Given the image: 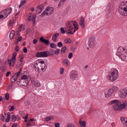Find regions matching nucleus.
I'll use <instances>...</instances> for the list:
<instances>
[{"mask_svg": "<svg viewBox=\"0 0 127 127\" xmlns=\"http://www.w3.org/2000/svg\"><path fill=\"white\" fill-rule=\"evenodd\" d=\"M65 29L69 34H74L79 29V25L76 22L68 21L66 23Z\"/></svg>", "mask_w": 127, "mask_h": 127, "instance_id": "nucleus-1", "label": "nucleus"}, {"mask_svg": "<svg viewBox=\"0 0 127 127\" xmlns=\"http://www.w3.org/2000/svg\"><path fill=\"white\" fill-rule=\"evenodd\" d=\"M116 55L119 56L122 61H127V49L126 47H120L118 48Z\"/></svg>", "mask_w": 127, "mask_h": 127, "instance_id": "nucleus-2", "label": "nucleus"}, {"mask_svg": "<svg viewBox=\"0 0 127 127\" xmlns=\"http://www.w3.org/2000/svg\"><path fill=\"white\" fill-rule=\"evenodd\" d=\"M34 67L37 71H45L47 68L44 60H37L34 63Z\"/></svg>", "mask_w": 127, "mask_h": 127, "instance_id": "nucleus-3", "label": "nucleus"}, {"mask_svg": "<svg viewBox=\"0 0 127 127\" xmlns=\"http://www.w3.org/2000/svg\"><path fill=\"white\" fill-rule=\"evenodd\" d=\"M119 75V70L116 68H112L107 78L110 82H115V81H117V79H119V77H120Z\"/></svg>", "mask_w": 127, "mask_h": 127, "instance_id": "nucleus-4", "label": "nucleus"}, {"mask_svg": "<svg viewBox=\"0 0 127 127\" xmlns=\"http://www.w3.org/2000/svg\"><path fill=\"white\" fill-rule=\"evenodd\" d=\"M119 13L121 15L125 16L127 15V1H123L121 2L119 7L118 8Z\"/></svg>", "mask_w": 127, "mask_h": 127, "instance_id": "nucleus-5", "label": "nucleus"}, {"mask_svg": "<svg viewBox=\"0 0 127 127\" xmlns=\"http://www.w3.org/2000/svg\"><path fill=\"white\" fill-rule=\"evenodd\" d=\"M127 108V102L124 101L122 103L119 102L117 104H115L113 106V109L115 112H120Z\"/></svg>", "mask_w": 127, "mask_h": 127, "instance_id": "nucleus-6", "label": "nucleus"}, {"mask_svg": "<svg viewBox=\"0 0 127 127\" xmlns=\"http://www.w3.org/2000/svg\"><path fill=\"white\" fill-rule=\"evenodd\" d=\"M11 8H9L3 10L0 14V19H5L11 13Z\"/></svg>", "mask_w": 127, "mask_h": 127, "instance_id": "nucleus-7", "label": "nucleus"}, {"mask_svg": "<svg viewBox=\"0 0 127 127\" xmlns=\"http://www.w3.org/2000/svg\"><path fill=\"white\" fill-rule=\"evenodd\" d=\"M17 55V53L14 52L12 54V56L11 57V60H8V64L9 67H13L14 66V64L16 62V56Z\"/></svg>", "mask_w": 127, "mask_h": 127, "instance_id": "nucleus-8", "label": "nucleus"}, {"mask_svg": "<svg viewBox=\"0 0 127 127\" xmlns=\"http://www.w3.org/2000/svg\"><path fill=\"white\" fill-rule=\"evenodd\" d=\"M78 77L79 76L78 75V72L77 71L75 70L71 71L70 75V78L72 81H76V80L78 79Z\"/></svg>", "mask_w": 127, "mask_h": 127, "instance_id": "nucleus-9", "label": "nucleus"}, {"mask_svg": "<svg viewBox=\"0 0 127 127\" xmlns=\"http://www.w3.org/2000/svg\"><path fill=\"white\" fill-rule=\"evenodd\" d=\"M36 57L38 58H42V57H48L49 55H48V53L47 51L44 52H38L36 55Z\"/></svg>", "mask_w": 127, "mask_h": 127, "instance_id": "nucleus-10", "label": "nucleus"}, {"mask_svg": "<svg viewBox=\"0 0 127 127\" xmlns=\"http://www.w3.org/2000/svg\"><path fill=\"white\" fill-rule=\"evenodd\" d=\"M24 59V56L23 54L20 55L19 60L16 64V67H20L23 66V60Z\"/></svg>", "mask_w": 127, "mask_h": 127, "instance_id": "nucleus-11", "label": "nucleus"}, {"mask_svg": "<svg viewBox=\"0 0 127 127\" xmlns=\"http://www.w3.org/2000/svg\"><path fill=\"white\" fill-rule=\"evenodd\" d=\"M88 45L90 48H93L95 46V37L91 36L89 38Z\"/></svg>", "mask_w": 127, "mask_h": 127, "instance_id": "nucleus-12", "label": "nucleus"}, {"mask_svg": "<svg viewBox=\"0 0 127 127\" xmlns=\"http://www.w3.org/2000/svg\"><path fill=\"white\" fill-rule=\"evenodd\" d=\"M120 95L123 98H126L127 96V87L123 88L120 90Z\"/></svg>", "mask_w": 127, "mask_h": 127, "instance_id": "nucleus-13", "label": "nucleus"}, {"mask_svg": "<svg viewBox=\"0 0 127 127\" xmlns=\"http://www.w3.org/2000/svg\"><path fill=\"white\" fill-rule=\"evenodd\" d=\"M27 18L29 21H31V20H32L33 21V24H34L35 21H36V15H33L32 13H30L28 15Z\"/></svg>", "mask_w": 127, "mask_h": 127, "instance_id": "nucleus-14", "label": "nucleus"}, {"mask_svg": "<svg viewBox=\"0 0 127 127\" xmlns=\"http://www.w3.org/2000/svg\"><path fill=\"white\" fill-rule=\"evenodd\" d=\"M47 15H51L54 13V8L48 6L46 8Z\"/></svg>", "mask_w": 127, "mask_h": 127, "instance_id": "nucleus-15", "label": "nucleus"}, {"mask_svg": "<svg viewBox=\"0 0 127 127\" xmlns=\"http://www.w3.org/2000/svg\"><path fill=\"white\" fill-rule=\"evenodd\" d=\"M104 95L105 98L109 99V98H111V97H113V95L114 94L112 92H111L110 89H108V90L105 91Z\"/></svg>", "mask_w": 127, "mask_h": 127, "instance_id": "nucleus-16", "label": "nucleus"}, {"mask_svg": "<svg viewBox=\"0 0 127 127\" xmlns=\"http://www.w3.org/2000/svg\"><path fill=\"white\" fill-rule=\"evenodd\" d=\"M32 84L33 87H35V88H39V87L41 86V83L38 80H33L32 81Z\"/></svg>", "mask_w": 127, "mask_h": 127, "instance_id": "nucleus-17", "label": "nucleus"}, {"mask_svg": "<svg viewBox=\"0 0 127 127\" xmlns=\"http://www.w3.org/2000/svg\"><path fill=\"white\" fill-rule=\"evenodd\" d=\"M28 76L26 75H24L21 77V82H24V81L26 82V84H24V86H27L28 85Z\"/></svg>", "mask_w": 127, "mask_h": 127, "instance_id": "nucleus-18", "label": "nucleus"}, {"mask_svg": "<svg viewBox=\"0 0 127 127\" xmlns=\"http://www.w3.org/2000/svg\"><path fill=\"white\" fill-rule=\"evenodd\" d=\"M40 41H41V42H42V43H45V44H46V45H49V44H50V42H49V40H45L43 37H41L40 38Z\"/></svg>", "mask_w": 127, "mask_h": 127, "instance_id": "nucleus-19", "label": "nucleus"}, {"mask_svg": "<svg viewBox=\"0 0 127 127\" xmlns=\"http://www.w3.org/2000/svg\"><path fill=\"white\" fill-rule=\"evenodd\" d=\"M109 90L111 91L112 94H114V93H116V92H118L119 90V88L117 86H113L111 88L109 89Z\"/></svg>", "mask_w": 127, "mask_h": 127, "instance_id": "nucleus-20", "label": "nucleus"}, {"mask_svg": "<svg viewBox=\"0 0 127 127\" xmlns=\"http://www.w3.org/2000/svg\"><path fill=\"white\" fill-rule=\"evenodd\" d=\"M79 24L82 28H85V19L84 18L80 19Z\"/></svg>", "mask_w": 127, "mask_h": 127, "instance_id": "nucleus-21", "label": "nucleus"}, {"mask_svg": "<svg viewBox=\"0 0 127 127\" xmlns=\"http://www.w3.org/2000/svg\"><path fill=\"white\" fill-rule=\"evenodd\" d=\"M79 125L80 127H86V122L82 121V119H79Z\"/></svg>", "mask_w": 127, "mask_h": 127, "instance_id": "nucleus-22", "label": "nucleus"}, {"mask_svg": "<svg viewBox=\"0 0 127 127\" xmlns=\"http://www.w3.org/2000/svg\"><path fill=\"white\" fill-rule=\"evenodd\" d=\"M43 9V6L42 5H40L38 6L36 8L37 12H38V13H40V12H42Z\"/></svg>", "mask_w": 127, "mask_h": 127, "instance_id": "nucleus-23", "label": "nucleus"}, {"mask_svg": "<svg viewBox=\"0 0 127 127\" xmlns=\"http://www.w3.org/2000/svg\"><path fill=\"white\" fill-rule=\"evenodd\" d=\"M64 64L67 67H69L70 65V61H69V60L68 59H65L63 61Z\"/></svg>", "mask_w": 127, "mask_h": 127, "instance_id": "nucleus-24", "label": "nucleus"}, {"mask_svg": "<svg viewBox=\"0 0 127 127\" xmlns=\"http://www.w3.org/2000/svg\"><path fill=\"white\" fill-rule=\"evenodd\" d=\"M121 121L124 125H127V118H126V117H121Z\"/></svg>", "mask_w": 127, "mask_h": 127, "instance_id": "nucleus-25", "label": "nucleus"}, {"mask_svg": "<svg viewBox=\"0 0 127 127\" xmlns=\"http://www.w3.org/2000/svg\"><path fill=\"white\" fill-rule=\"evenodd\" d=\"M14 35H15V31L12 30L9 35V38L11 40H12L13 38L14 37Z\"/></svg>", "mask_w": 127, "mask_h": 127, "instance_id": "nucleus-26", "label": "nucleus"}, {"mask_svg": "<svg viewBox=\"0 0 127 127\" xmlns=\"http://www.w3.org/2000/svg\"><path fill=\"white\" fill-rule=\"evenodd\" d=\"M59 36V33H57L53 36L52 40L53 41H56L57 40V37Z\"/></svg>", "mask_w": 127, "mask_h": 127, "instance_id": "nucleus-27", "label": "nucleus"}, {"mask_svg": "<svg viewBox=\"0 0 127 127\" xmlns=\"http://www.w3.org/2000/svg\"><path fill=\"white\" fill-rule=\"evenodd\" d=\"M120 102V101L117 100V99H115L113 100L112 101H110V104L111 105H117L118 103H119V102Z\"/></svg>", "mask_w": 127, "mask_h": 127, "instance_id": "nucleus-28", "label": "nucleus"}, {"mask_svg": "<svg viewBox=\"0 0 127 127\" xmlns=\"http://www.w3.org/2000/svg\"><path fill=\"white\" fill-rule=\"evenodd\" d=\"M65 1H67V0H61L58 4V6L59 7H61V6H62V5L64 4V2H65Z\"/></svg>", "mask_w": 127, "mask_h": 127, "instance_id": "nucleus-29", "label": "nucleus"}, {"mask_svg": "<svg viewBox=\"0 0 127 127\" xmlns=\"http://www.w3.org/2000/svg\"><path fill=\"white\" fill-rule=\"evenodd\" d=\"M22 40V37L18 36L16 41H15L16 44H18V43L20 42Z\"/></svg>", "mask_w": 127, "mask_h": 127, "instance_id": "nucleus-30", "label": "nucleus"}, {"mask_svg": "<svg viewBox=\"0 0 127 127\" xmlns=\"http://www.w3.org/2000/svg\"><path fill=\"white\" fill-rule=\"evenodd\" d=\"M7 118L6 119V123H9V121H10V113L8 112L7 114Z\"/></svg>", "mask_w": 127, "mask_h": 127, "instance_id": "nucleus-31", "label": "nucleus"}, {"mask_svg": "<svg viewBox=\"0 0 127 127\" xmlns=\"http://www.w3.org/2000/svg\"><path fill=\"white\" fill-rule=\"evenodd\" d=\"M13 23H14V20H10L9 22L8 26L10 27H13Z\"/></svg>", "mask_w": 127, "mask_h": 127, "instance_id": "nucleus-32", "label": "nucleus"}, {"mask_svg": "<svg viewBox=\"0 0 127 127\" xmlns=\"http://www.w3.org/2000/svg\"><path fill=\"white\" fill-rule=\"evenodd\" d=\"M16 80H17V77L15 75H14L11 78V82L12 83H14V82H15V81H16Z\"/></svg>", "mask_w": 127, "mask_h": 127, "instance_id": "nucleus-33", "label": "nucleus"}, {"mask_svg": "<svg viewBox=\"0 0 127 127\" xmlns=\"http://www.w3.org/2000/svg\"><path fill=\"white\" fill-rule=\"evenodd\" d=\"M26 2V0H22L20 3V5H19V7L20 8L22 5H24L25 4V3Z\"/></svg>", "mask_w": 127, "mask_h": 127, "instance_id": "nucleus-34", "label": "nucleus"}, {"mask_svg": "<svg viewBox=\"0 0 127 127\" xmlns=\"http://www.w3.org/2000/svg\"><path fill=\"white\" fill-rule=\"evenodd\" d=\"M54 118L52 116H49L46 118V121L47 122H49V121H51L52 120H53Z\"/></svg>", "mask_w": 127, "mask_h": 127, "instance_id": "nucleus-35", "label": "nucleus"}, {"mask_svg": "<svg viewBox=\"0 0 127 127\" xmlns=\"http://www.w3.org/2000/svg\"><path fill=\"white\" fill-rule=\"evenodd\" d=\"M72 42V41H71V39H66L64 40V43H66V44H69Z\"/></svg>", "mask_w": 127, "mask_h": 127, "instance_id": "nucleus-36", "label": "nucleus"}, {"mask_svg": "<svg viewBox=\"0 0 127 127\" xmlns=\"http://www.w3.org/2000/svg\"><path fill=\"white\" fill-rule=\"evenodd\" d=\"M17 119V118L16 117V116H15V115H13L12 116V122H16Z\"/></svg>", "mask_w": 127, "mask_h": 127, "instance_id": "nucleus-37", "label": "nucleus"}, {"mask_svg": "<svg viewBox=\"0 0 127 127\" xmlns=\"http://www.w3.org/2000/svg\"><path fill=\"white\" fill-rule=\"evenodd\" d=\"M66 49H67V47H66V46L63 47L61 50L62 53H65V52L66 51Z\"/></svg>", "mask_w": 127, "mask_h": 127, "instance_id": "nucleus-38", "label": "nucleus"}, {"mask_svg": "<svg viewBox=\"0 0 127 127\" xmlns=\"http://www.w3.org/2000/svg\"><path fill=\"white\" fill-rule=\"evenodd\" d=\"M61 50L60 49H57L55 51V54L56 55H59L60 53Z\"/></svg>", "mask_w": 127, "mask_h": 127, "instance_id": "nucleus-39", "label": "nucleus"}, {"mask_svg": "<svg viewBox=\"0 0 127 127\" xmlns=\"http://www.w3.org/2000/svg\"><path fill=\"white\" fill-rule=\"evenodd\" d=\"M18 29L20 31H23V30H24V26L22 25L20 26V27L18 28Z\"/></svg>", "mask_w": 127, "mask_h": 127, "instance_id": "nucleus-40", "label": "nucleus"}, {"mask_svg": "<svg viewBox=\"0 0 127 127\" xmlns=\"http://www.w3.org/2000/svg\"><path fill=\"white\" fill-rule=\"evenodd\" d=\"M51 48H56L57 47V46L55 43H51L50 45Z\"/></svg>", "mask_w": 127, "mask_h": 127, "instance_id": "nucleus-41", "label": "nucleus"}, {"mask_svg": "<svg viewBox=\"0 0 127 127\" xmlns=\"http://www.w3.org/2000/svg\"><path fill=\"white\" fill-rule=\"evenodd\" d=\"M64 68L63 67H62L60 69V72L61 75H63V73H64Z\"/></svg>", "mask_w": 127, "mask_h": 127, "instance_id": "nucleus-42", "label": "nucleus"}, {"mask_svg": "<svg viewBox=\"0 0 127 127\" xmlns=\"http://www.w3.org/2000/svg\"><path fill=\"white\" fill-rule=\"evenodd\" d=\"M5 100H7L9 99V93H6L5 95Z\"/></svg>", "mask_w": 127, "mask_h": 127, "instance_id": "nucleus-43", "label": "nucleus"}, {"mask_svg": "<svg viewBox=\"0 0 127 127\" xmlns=\"http://www.w3.org/2000/svg\"><path fill=\"white\" fill-rule=\"evenodd\" d=\"M45 15H47V11H46V9L43 12L41 16H45Z\"/></svg>", "mask_w": 127, "mask_h": 127, "instance_id": "nucleus-44", "label": "nucleus"}, {"mask_svg": "<svg viewBox=\"0 0 127 127\" xmlns=\"http://www.w3.org/2000/svg\"><path fill=\"white\" fill-rule=\"evenodd\" d=\"M72 58H73V53H69L68 57V59H72Z\"/></svg>", "mask_w": 127, "mask_h": 127, "instance_id": "nucleus-45", "label": "nucleus"}, {"mask_svg": "<svg viewBox=\"0 0 127 127\" xmlns=\"http://www.w3.org/2000/svg\"><path fill=\"white\" fill-rule=\"evenodd\" d=\"M61 33H63V34H65V29L64 28L62 27L61 28Z\"/></svg>", "mask_w": 127, "mask_h": 127, "instance_id": "nucleus-46", "label": "nucleus"}, {"mask_svg": "<svg viewBox=\"0 0 127 127\" xmlns=\"http://www.w3.org/2000/svg\"><path fill=\"white\" fill-rule=\"evenodd\" d=\"M58 47H63V43L62 42H60L57 44Z\"/></svg>", "mask_w": 127, "mask_h": 127, "instance_id": "nucleus-47", "label": "nucleus"}, {"mask_svg": "<svg viewBox=\"0 0 127 127\" xmlns=\"http://www.w3.org/2000/svg\"><path fill=\"white\" fill-rule=\"evenodd\" d=\"M20 74H21V72H20V71H18L17 73H15L14 75H15L17 78H18V77L20 76Z\"/></svg>", "mask_w": 127, "mask_h": 127, "instance_id": "nucleus-48", "label": "nucleus"}, {"mask_svg": "<svg viewBox=\"0 0 127 127\" xmlns=\"http://www.w3.org/2000/svg\"><path fill=\"white\" fill-rule=\"evenodd\" d=\"M50 54H51L52 55H53V54H54V53H55V52H54V50L53 49H51L50 51Z\"/></svg>", "mask_w": 127, "mask_h": 127, "instance_id": "nucleus-49", "label": "nucleus"}, {"mask_svg": "<svg viewBox=\"0 0 127 127\" xmlns=\"http://www.w3.org/2000/svg\"><path fill=\"white\" fill-rule=\"evenodd\" d=\"M21 31H20L18 29L16 31V34L18 35V36H20V34H19L21 32Z\"/></svg>", "mask_w": 127, "mask_h": 127, "instance_id": "nucleus-50", "label": "nucleus"}, {"mask_svg": "<svg viewBox=\"0 0 127 127\" xmlns=\"http://www.w3.org/2000/svg\"><path fill=\"white\" fill-rule=\"evenodd\" d=\"M37 42H38V41L37 40V39H34L33 40V43L34 44H36V43H37Z\"/></svg>", "mask_w": 127, "mask_h": 127, "instance_id": "nucleus-51", "label": "nucleus"}, {"mask_svg": "<svg viewBox=\"0 0 127 127\" xmlns=\"http://www.w3.org/2000/svg\"><path fill=\"white\" fill-rule=\"evenodd\" d=\"M13 110H14V106H12L10 108V109H9V112H12V111H13Z\"/></svg>", "mask_w": 127, "mask_h": 127, "instance_id": "nucleus-52", "label": "nucleus"}, {"mask_svg": "<svg viewBox=\"0 0 127 127\" xmlns=\"http://www.w3.org/2000/svg\"><path fill=\"white\" fill-rule=\"evenodd\" d=\"M15 50L16 52H18L19 51V47L18 46L16 47Z\"/></svg>", "mask_w": 127, "mask_h": 127, "instance_id": "nucleus-53", "label": "nucleus"}, {"mask_svg": "<svg viewBox=\"0 0 127 127\" xmlns=\"http://www.w3.org/2000/svg\"><path fill=\"white\" fill-rule=\"evenodd\" d=\"M55 127H60V123H56L55 124Z\"/></svg>", "mask_w": 127, "mask_h": 127, "instance_id": "nucleus-54", "label": "nucleus"}, {"mask_svg": "<svg viewBox=\"0 0 127 127\" xmlns=\"http://www.w3.org/2000/svg\"><path fill=\"white\" fill-rule=\"evenodd\" d=\"M11 74V72L10 71H8L6 73V77H8L9 76V74Z\"/></svg>", "mask_w": 127, "mask_h": 127, "instance_id": "nucleus-55", "label": "nucleus"}, {"mask_svg": "<svg viewBox=\"0 0 127 127\" xmlns=\"http://www.w3.org/2000/svg\"><path fill=\"white\" fill-rule=\"evenodd\" d=\"M23 52L24 53H27V48H24V49H23Z\"/></svg>", "mask_w": 127, "mask_h": 127, "instance_id": "nucleus-56", "label": "nucleus"}, {"mask_svg": "<svg viewBox=\"0 0 127 127\" xmlns=\"http://www.w3.org/2000/svg\"><path fill=\"white\" fill-rule=\"evenodd\" d=\"M17 127V124L16 123H14L12 125V127Z\"/></svg>", "mask_w": 127, "mask_h": 127, "instance_id": "nucleus-57", "label": "nucleus"}, {"mask_svg": "<svg viewBox=\"0 0 127 127\" xmlns=\"http://www.w3.org/2000/svg\"><path fill=\"white\" fill-rule=\"evenodd\" d=\"M107 9L110 11V10H111V6H108L107 7Z\"/></svg>", "mask_w": 127, "mask_h": 127, "instance_id": "nucleus-58", "label": "nucleus"}, {"mask_svg": "<svg viewBox=\"0 0 127 127\" xmlns=\"http://www.w3.org/2000/svg\"><path fill=\"white\" fill-rule=\"evenodd\" d=\"M28 118V114H27L26 116L24 117V120H27Z\"/></svg>", "mask_w": 127, "mask_h": 127, "instance_id": "nucleus-59", "label": "nucleus"}, {"mask_svg": "<svg viewBox=\"0 0 127 127\" xmlns=\"http://www.w3.org/2000/svg\"><path fill=\"white\" fill-rule=\"evenodd\" d=\"M111 126L112 127H115V126H116V124L114 122H113L112 123Z\"/></svg>", "mask_w": 127, "mask_h": 127, "instance_id": "nucleus-60", "label": "nucleus"}, {"mask_svg": "<svg viewBox=\"0 0 127 127\" xmlns=\"http://www.w3.org/2000/svg\"><path fill=\"white\" fill-rule=\"evenodd\" d=\"M31 11H32V12L34 11V10H35L34 8H31Z\"/></svg>", "mask_w": 127, "mask_h": 127, "instance_id": "nucleus-61", "label": "nucleus"}, {"mask_svg": "<svg viewBox=\"0 0 127 127\" xmlns=\"http://www.w3.org/2000/svg\"><path fill=\"white\" fill-rule=\"evenodd\" d=\"M21 71H22V67H21L20 68L19 72H20V73H21Z\"/></svg>", "mask_w": 127, "mask_h": 127, "instance_id": "nucleus-62", "label": "nucleus"}, {"mask_svg": "<svg viewBox=\"0 0 127 127\" xmlns=\"http://www.w3.org/2000/svg\"><path fill=\"white\" fill-rule=\"evenodd\" d=\"M2 100V96L0 97V102H1V100Z\"/></svg>", "mask_w": 127, "mask_h": 127, "instance_id": "nucleus-63", "label": "nucleus"}, {"mask_svg": "<svg viewBox=\"0 0 127 127\" xmlns=\"http://www.w3.org/2000/svg\"><path fill=\"white\" fill-rule=\"evenodd\" d=\"M33 121H34V119H31L30 120V122H33Z\"/></svg>", "mask_w": 127, "mask_h": 127, "instance_id": "nucleus-64", "label": "nucleus"}]
</instances>
